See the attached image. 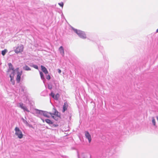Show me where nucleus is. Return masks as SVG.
Here are the masks:
<instances>
[{"mask_svg": "<svg viewBox=\"0 0 158 158\" xmlns=\"http://www.w3.org/2000/svg\"><path fill=\"white\" fill-rule=\"evenodd\" d=\"M53 109L54 111L53 113H52L51 112H48L46 111L40 110L37 109H35V111L36 113L37 114H38L39 115L42 116H43L46 118H49L50 117V115H52L53 114L56 115L57 117H60V114L56 108L54 107Z\"/></svg>", "mask_w": 158, "mask_h": 158, "instance_id": "obj_1", "label": "nucleus"}, {"mask_svg": "<svg viewBox=\"0 0 158 158\" xmlns=\"http://www.w3.org/2000/svg\"><path fill=\"white\" fill-rule=\"evenodd\" d=\"M72 29L80 38L83 39H85L86 38V35L85 32L73 27H72Z\"/></svg>", "mask_w": 158, "mask_h": 158, "instance_id": "obj_2", "label": "nucleus"}, {"mask_svg": "<svg viewBox=\"0 0 158 158\" xmlns=\"http://www.w3.org/2000/svg\"><path fill=\"white\" fill-rule=\"evenodd\" d=\"M17 106L23 110V111L25 113L26 112H30V110L27 108V106L22 102H20L19 103L17 104Z\"/></svg>", "mask_w": 158, "mask_h": 158, "instance_id": "obj_3", "label": "nucleus"}, {"mask_svg": "<svg viewBox=\"0 0 158 158\" xmlns=\"http://www.w3.org/2000/svg\"><path fill=\"white\" fill-rule=\"evenodd\" d=\"M15 134L18 136L19 138L21 139L23 138V135L19 127H15Z\"/></svg>", "mask_w": 158, "mask_h": 158, "instance_id": "obj_4", "label": "nucleus"}, {"mask_svg": "<svg viewBox=\"0 0 158 158\" xmlns=\"http://www.w3.org/2000/svg\"><path fill=\"white\" fill-rule=\"evenodd\" d=\"M23 73V71L22 70L20 72H17V75L16 77V81L17 83L20 82L21 80V76Z\"/></svg>", "mask_w": 158, "mask_h": 158, "instance_id": "obj_5", "label": "nucleus"}, {"mask_svg": "<svg viewBox=\"0 0 158 158\" xmlns=\"http://www.w3.org/2000/svg\"><path fill=\"white\" fill-rule=\"evenodd\" d=\"M23 45H21L17 47L15 50V51L16 53L22 52L23 50Z\"/></svg>", "mask_w": 158, "mask_h": 158, "instance_id": "obj_6", "label": "nucleus"}, {"mask_svg": "<svg viewBox=\"0 0 158 158\" xmlns=\"http://www.w3.org/2000/svg\"><path fill=\"white\" fill-rule=\"evenodd\" d=\"M85 135L86 138L88 139L89 143L91 142V138L89 133L88 131H86L85 132Z\"/></svg>", "mask_w": 158, "mask_h": 158, "instance_id": "obj_7", "label": "nucleus"}, {"mask_svg": "<svg viewBox=\"0 0 158 158\" xmlns=\"http://www.w3.org/2000/svg\"><path fill=\"white\" fill-rule=\"evenodd\" d=\"M40 67L41 70L46 75L48 73V71L45 67L42 65H41Z\"/></svg>", "mask_w": 158, "mask_h": 158, "instance_id": "obj_8", "label": "nucleus"}, {"mask_svg": "<svg viewBox=\"0 0 158 158\" xmlns=\"http://www.w3.org/2000/svg\"><path fill=\"white\" fill-rule=\"evenodd\" d=\"M8 69L7 72H9L10 70H14L15 69L11 63H8Z\"/></svg>", "mask_w": 158, "mask_h": 158, "instance_id": "obj_9", "label": "nucleus"}, {"mask_svg": "<svg viewBox=\"0 0 158 158\" xmlns=\"http://www.w3.org/2000/svg\"><path fill=\"white\" fill-rule=\"evenodd\" d=\"M68 107V104L67 102H65L63 107V109L62 112L63 113L65 112V111L67 110V108Z\"/></svg>", "mask_w": 158, "mask_h": 158, "instance_id": "obj_10", "label": "nucleus"}, {"mask_svg": "<svg viewBox=\"0 0 158 158\" xmlns=\"http://www.w3.org/2000/svg\"><path fill=\"white\" fill-rule=\"evenodd\" d=\"M59 50L60 52V53L61 54V55L64 56V48L62 46H61L59 49Z\"/></svg>", "mask_w": 158, "mask_h": 158, "instance_id": "obj_11", "label": "nucleus"}, {"mask_svg": "<svg viewBox=\"0 0 158 158\" xmlns=\"http://www.w3.org/2000/svg\"><path fill=\"white\" fill-rule=\"evenodd\" d=\"M26 101L27 103L30 105L31 106H33L34 104V102L30 100L29 99L27 98H26Z\"/></svg>", "mask_w": 158, "mask_h": 158, "instance_id": "obj_12", "label": "nucleus"}, {"mask_svg": "<svg viewBox=\"0 0 158 158\" xmlns=\"http://www.w3.org/2000/svg\"><path fill=\"white\" fill-rule=\"evenodd\" d=\"M23 69L24 70L27 71L31 70V69L26 65H25L23 67Z\"/></svg>", "mask_w": 158, "mask_h": 158, "instance_id": "obj_13", "label": "nucleus"}, {"mask_svg": "<svg viewBox=\"0 0 158 158\" xmlns=\"http://www.w3.org/2000/svg\"><path fill=\"white\" fill-rule=\"evenodd\" d=\"M45 121L47 123L49 124L50 125H51V124H52L53 123V122L52 121L48 119H46L45 120Z\"/></svg>", "mask_w": 158, "mask_h": 158, "instance_id": "obj_14", "label": "nucleus"}, {"mask_svg": "<svg viewBox=\"0 0 158 158\" xmlns=\"http://www.w3.org/2000/svg\"><path fill=\"white\" fill-rule=\"evenodd\" d=\"M12 72L11 74L10 75V80L11 81L12 80L13 78V76L14 75L15 70V69H14V70H12Z\"/></svg>", "mask_w": 158, "mask_h": 158, "instance_id": "obj_15", "label": "nucleus"}, {"mask_svg": "<svg viewBox=\"0 0 158 158\" xmlns=\"http://www.w3.org/2000/svg\"><path fill=\"white\" fill-rule=\"evenodd\" d=\"M40 74L41 79L44 82V81L45 80V78L43 73L42 72H40Z\"/></svg>", "mask_w": 158, "mask_h": 158, "instance_id": "obj_16", "label": "nucleus"}, {"mask_svg": "<svg viewBox=\"0 0 158 158\" xmlns=\"http://www.w3.org/2000/svg\"><path fill=\"white\" fill-rule=\"evenodd\" d=\"M31 67H33L34 68H35L36 69H38V66L35 64H32L30 65Z\"/></svg>", "mask_w": 158, "mask_h": 158, "instance_id": "obj_17", "label": "nucleus"}, {"mask_svg": "<svg viewBox=\"0 0 158 158\" xmlns=\"http://www.w3.org/2000/svg\"><path fill=\"white\" fill-rule=\"evenodd\" d=\"M7 52V50L6 49H4V50L2 51L1 54L3 56L5 55L6 53Z\"/></svg>", "mask_w": 158, "mask_h": 158, "instance_id": "obj_18", "label": "nucleus"}, {"mask_svg": "<svg viewBox=\"0 0 158 158\" xmlns=\"http://www.w3.org/2000/svg\"><path fill=\"white\" fill-rule=\"evenodd\" d=\"M59 97V94L58 93H57L56 95H55L54 99L56 100H57Z\"/></svg>", "mask_w": 158, "mask_h": 158, "instance_id": "obj_19", "label": "nucleus"}, {"mask_svg": "<svg viewBox=\"0 0 158 158\" xmlns=\"http://www.w3.org/2000/svg\"><path fill=\"white\" fill-rule=\"evenodd\" d=\"M22 119L24 123L25 124L27 125H29L30 126V124L28 123L27 121L25 120L23 118H22Z\"/></svg>", "mask_w": 158, "mask_h": 158, "instance_id": "obj_20", "label": "nucleus"}, {"mask_svg": "<svg viewBox=\"0 0 158 158\" xmlns=\"http://www.w3.org/2000/svg\"><path fill=\"white\" fill-rule=\"evenodd\" d=\"M98 46L99 51L102 52L103 49V47L100 45H98Z\"/></svg>", "mask_w": 158, "mask_h": 158, "instance_id": "obj_21", "label": "nucleus"}, {"mask_svg": "<svg viewBox=\"0 0 158 158\" xmlns=\"http://www.w3.org/2000/svg\"><path fill=\"white\" fill-rule=\"evenodd\" d=\"M26 87L25 86L23 85H21L20 86V89L21 90V91L24 92L25 89Z\"/></svg>", "mask_w": 158, "mask_h": 158, "instance_id": "obj_22", "label": "nucleus"}, {"mask_svg": "<svg viewBox=\"0 0 158 158\" xmlns=\"http://www.w3.org/2000/svg\"><path fill=\"white\" fill-rule=\"evenodd\" d=\"M48 87L49 89L51 90L52 88V84L51 83L48 84Z\"/></svg>", "mask_w": 158, "mask_h": 158, "instance_id": "obj_23", "label": "nucleus"}, {"mask_svg": "<svg viewBox=\"0 0 158 158\" xmlns=\"http://www.w3.org/2000/svg\"><path fill=\"white\" fill-rule=\"evenodd\" d=\"M152 123L153 125L154 126H155L156 124V122L155 119H154V117L152 118Z\"/></svg>", "mask_w": 158, "mask_h": 158, "instance_id": "obj_24", "label": "nucleus"}, {"mask_svg": "<svg viewBox=\"0 0 158 158\" xmlns=\"http://www.w3.org/2000/svg\"><path fill=\"white\" fill-rule=\"evenodd\" d=\"M37 116L40 118L43 121V122H44L45 121V120L42 117V116L39 115L38 114H37Z\"/></svg>", "mask_w": 158, "mask_h": 158, "instance_id": "obj_25", "label": "nucleus"}, {"mask_svg": "<svg viewBox=\"0 0 158 158\" xmlns=\"http://www.w3.org/2000/svg\"><path fill=\"white\" fill-rule=\"evenodd\" d=\"M49 95L52 96L53 98H54L55 94L52 91L51 92V93L49 94Z\"/></svg>", "mask_w": 158, "mask_h": 158, "instance_id": "obj_26", "label": "nucleus"}, {"mask_svg": "<svg viewBox=\"0 0 158 158\" xmlns=\"http://www.w3.org/2000/svg\"><path fill=\"white\" fill-rule=\"evenodd\" d=\"M51 126L52 127H57L58 126V125H57V124H54L53 123V124H51Z\"/></svg>", "mask_w": 158, "mask_h": 158, "instance_id": "obj_27", "label": "nucleus"}, {"mask_svg": "<svg viewBox=\"0 0 158 158\" xmlns=\"http://www.w3.org/2000/svg\"><path fill=\"white\" fill-rule=\"evenodd\" d=\"M46 78L48 80H50L51 79V77L50 75H47L46 77Z\"/></svg>", "mask_w": 158, "mask_h": 158, "instance_id": "obj_28", "label": "nucleus"}, {"mask_svg": "<svg viewBox=\"0 0 158 158\" xmlns=\"http://www.w3.org/2000/svg\"><path fill=\"white\" fill-rule=\"evenodd\" d=\"M58 4L61 7H63V6L64 3L63 2H61L60 3H59Z\"/></svg>", "mask_w": 158, "mask_h": 158, "instance_id": "obj_29", "label": "nucleus"}, {"mask_svg": "<svg viewBox=\"0 0 158 158\" xmlns=\"http://www.w3.org/2000/svg\"><path fill=\"white\" fill-rule=\"evenodd\" d=\"M114 148H112L109 152H110L111 153H114Z\"/></svg>", "mask_w": 158, "mask_h": 158, "instance_id": "obj_30", "label": "nucleus"}, {"mask_svg": "<svg viewBox=\"0 0 158 158\" xmlns=\"http://www.w3.org/2000/svg\"><path fill=\"white\" fill-rule=\"evenodd\" d=\"M19 67H17V68H16L15 69V72H19Z\"/></svg>", "mask_w": 158, "mask_h": 158, "instance_id": "obj_31", "label": "nucleus"}, {"mask_svg": "<svg viewBox=\"0 0 158 158\" xmlns=\"http://www.w3.org/2000/svg\"><path fill=\"white\" fill-rule=\"evenodd\" d=\"M58 73H60L61 72V70L59 69H58Z\"/></svg>", "mask_w": 158, "mask_h": 158, "instance_id": "obj_32", "label": "nucleus"}, {"mask_svg": "<svg viewBox=\"0 0 158 158\" xmlns=\"http://www.w3.org/2000/svg\"><path fill=\"white\" fill-rule=\"evenodd\" d=\"M106 63L107 64V66L108 67V61L106 60Z\"/></svg>", "mask_w": 158, "mask_h": 158, "instance_id": "obj_33", "label": "nucleus"}, {"mask_svg": "<svg viewBox=\"0 0 158 158\" xmlns=\"http://www.w3.org/2000/svg\"><path fill=\"white\" fill-rule=\"evenodd\" d=\"M27 126H29L30 127H32V126L31 125H30V126L29 125H28Z\"/></svg>", "mask_w": 158, "mask_h": 158, "instance_id": "obj_34", "label": "nucleus"}, {"mask_svg": "<svg viewBox=\"0 0 158 158\" xmlns=\"http://www.w3.org/2000/svg\"><path fill=\"white\" fill-rule=\"evenodd\" d=\"M156 33H158V29H157L156 30Z\"/></svg>", "mask_w": 158, "mask_h": 158, "instance_id": "obj_35", "label": "nucleus"}, {"mask_svg": "<svg viewBox=\"0 0 158 158\" xmlns=\"http://www.w3.org/2000/svg\"><path fill=\"white\" fill-rule=\"evenodd\" d=\"M41 95H42L44 96V95H43L42 94V93H41Z\"/></svg>", "mask_w": 158, "mask_h": 158, "instance_id": "obj_36", "label": "nucleus"}, {"mask_svg": "<svg viewBox=\"0 0 158 158\" xmlns=\"http://www.w3.org/2000/svg\"><path fill=\"white\" fill-rule=\"evenodd\" d=\"M63 16V14H62L61 15V16Z\"/></svg>", "mask_w": 158, "mask_h": 158, "instance_id": "obj_37", "label": "nucleus"}, {"mask_svg": "<svg viewBox=\"0 0 158 158\" xmlns=\"http://www.w3.org/2000/svg\"><path fill=\"white\" fill-rule=\"evenodd\" d=\"M52 117L54 118V116H52Z\"/></svg>", "mask_w": 158, "mask_h": 158, "instance_id": "obj_38", "label": "nucleus"}]
</instances>
